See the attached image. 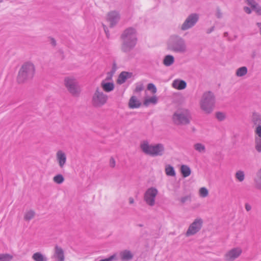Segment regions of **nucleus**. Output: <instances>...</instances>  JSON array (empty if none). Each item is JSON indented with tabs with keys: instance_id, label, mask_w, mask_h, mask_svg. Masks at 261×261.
<instances>
[{
	"instance_id": "nucleus-22",
	"label": "nucleus",
	"mask_w": 261,
	"mask_h": 261,
	"mask_svg": "<svg viewBox=\"0 0 261 261\" xmlns=\"http://www.w3.org/2000/svg\"><path fill=\"white\" fill-rule=\"evenodd\" d=\"M140 106L141 102L138 98L135 96H132L129 101V107L132 109H134L138 108Z\"/></svg>"
},
{
	"instance_id": "nucleus-29",
	"label": "nucleus",
	"mask_w": 261,
	"mask_h": 261,
	"mask_svg": "<svg viewBox=\"0 0 261 261\" xmlns=\"http://www.w3.org/2000/svg\"><path fill=\"white\" fill-rule=\"evenodd\" d=\"M193 147L196 151L200 153H204L206 151L205 145L201 143L194 144Z\"/></svg>"
},
{
	"instance_id": "nucleus-30",
	"label": "nucleus",
	"mask_w": 261,
	"mask_h": 261,
	"mask_svg": "<svg viewBox=\"0 0 261 261\" xmlns=\"http://www.w3.org/2000/svg\"><path fill=\"white\" fill-rule=\"evenodd\" d=\"M248 71L247 68L245 66H243L237 69L236 75L238 77H242L245 75Z\"/></svg>"
},
{
	"instance_id": "nucleus-12",
	"label": "nucleus",
	"mask_w": 261,
	"mask_h": 261,
	"mask_svg": "<svg viewBox=\"0 0 261 261\" xmlns=\"http://www.w3.org/2000/svg\"><path fill=\"white\" fill-rule=\"evenodd\" d=\"M243 252L240 247H233L228 250L224 256L225 261H234L238 258Z\"/></svg>"
},
{
	"instance_id": "nucleus-16",
	"label": "nucleus",
	"mask_w": 261,
	"mask_h": 261,
	"mask_svg": "<svg viewBox=\"0 0 261 261\" xmlns=\"http://www.w3.org/2000/svg\"><path fill=\"white\" fill-rule=\"evenodd\" d=\"M245 2L257 15H261V6L257 3L254 0H245Z\"/></svg>"
},
{
	"instance_id": "nucleus-8",
	"label": "nucleus",
	"mask_w": 261,
	"mask_h": 261,
	"mask_svg": "<svg viewBox=\"0 0 261 261\" xmlns=\"http://www.w3.org/2000/svg\"><path fill=\"white\" fill-rule=\"evenodd\" d=\"M64 85L68 92L74 96H78L81 91L76 79L72 76H68L64 79Z\"/></svg>"
},
{
	"instance_id": "nucleus-47",
	"label": "nucleus",
	"mask_w": 261,
	"mask_h": 261,
	"mask_svg": "<svg viewBox=\"0 0 261 261\" xmlns=\"http://www.w3.org/2000/svg\"><path fill=\"white\" fill-rule=\"evenodd\" d=\"M245 207L246 210L247 212L251 211V210L252 208L251 205L250 204L247 203L245 204Z\"/></svg>"
},
{
	"instance_id": "nucleus-21",
	"label": "nucleus",
	"mask_w": 261,
	"mask_h": 261,
	"mask_svg": "<svg viewBox=\"0 0 261 261\" xmlns=\"http://www.w3.org/2000/svg\"><path fill=\"white\" fill-rule=\"evenodd\" d=\"M165 172L168 176L175 177L176 176V172L174 167L170 164L165 165Z\"/></svg>"
},
{
	"instance_id": "nucleus-43",
	"label": "nucleus",
	"mask_w": 261,
	"mask_h": 261,
	"mask_svg": "<svg viewBox=\"0 0 261 261\" xmlns=\"http://www.w3.org/2000/svg\"><path fill=\"white\" fill-rule=\"evenodd\" d=\"M189 199L190 197L189 196H184L180 198V201L182 203H184L188 200H189Z\"/></svg>"
},
{
	"instance_id": "nucleus-42",
	"label": "nucleus",
	"mask_w": 261,
	"mask_h": 261,
	"mask_svg": "<svg viewBox=\"0 0 261 261\" xmlns=\"http://www.w3.org/2000/svg\"><path fill=\"white\" fill-rule=\"evenodd\" d=\"M215 15L218 18H222V13L219 8L217 9Z\"/></svg>"
},
{
	"instance_id": "nucleus-9",
	"label": "nucleus",
	"mask_w": 261,
	"mask_h": 261,
	"mask_svg": "<svg viewBox=\"0 0 261 261\" xmlns=\"http://www.w3.org/2000/svg\"><path fill=\"white\" fill-rule=\"evenodd\" d=\"M158 193V189L154 187L147 189L144 193L143 198L146 204L150 206H153L155 204V199Z\"/></svg>"
},
{
	"instance_id": "nucleus-33",
	"label": "nucleus",
	"mask_w": 261,
	"mask_h": 261,
	"mask_svg": "<svg viewBox=\"0 0 261 261\" xmlns=\"http://www.w3.org/2000/svg\"><path fill=\"white\" fill-rule=\"evenodd\" d=\"M235 177L239 181H243L245 179V174L244 172L241 170L238 171L235 174Z\"/></svg>"
},
{
	"instance_id": "nucleus-13",
	"label": "nucleus",
	"mask_w": 261,
	"mask_h": 261,
	"mask_svg": "<svg viewBox=\"0 0 261 261\" xmlns=\"http://www.w3.org/2000/svg\"><path fill=\"white\" fill-rule=\"evenodd\" d=\"M120 19V15L117 11H111L107 15V20L110 23L111 27L116 24Z\"/></svg>"
},
{
	"instance_id": "nucleus-1",
	"label": "nucleus",
	"mask_w": 261,
	"mask_h": 261,
	"mask_svg": "<svg viewBox=\"0 0 261 261\" xmlns=\"http://www.w3.org/2000/svg\"><path fill=\"white\" fill-rule=\"evenodd\" d=\"M121 39L122 51L124 53L129 52L137 44V38L136 30L133 28L126 29L121 34Z\"/></svg>"
},
{
	"instance_id": "nucleus-2",
	"label": "nucleus",
	"mask_w": 261,
	"mask_h": 261,
	"mask_svg": "<svg viewBox=\"0 0 261 261\" xmlns=\"http://www.w3.org/2000/svg\"><path fill=\"white\" fill-rule=\"evenodd\" d=\"M142 151L151 156H161L165 153V146L162 143L150 144L148 140L142 141L140 144Z\"/></svg>"
},
{
	"instance_id": "nucleus-20",
	"label": "nucleus",
	"mask_w": 261,
	"mask_h": 261,
	"mask_svg": "<svg viewBox=\"0 0 261 261\" xmlns=\"http://www.w3.org/2000/svg\"><path fill=\"white\" fill-rule=\"evenodd\" d=\"M158 97L156 96H153L150 97H145L144 100L143 104L145 106L148 107L150 105H155L158 102Z\"/></svg>"
},
{
	"instance_id": "nucleus-15",
	"label": "nucleus",
	"mask_w": 261,
	"mask_h": 261,
	"mask_svg": "<svg viewBox=\"0 0 261 261\" xmlns=\"http://www.w3.org/2000/svg\"><path fill=\"white\" fill-rule=\"evenodd\" d=\"M100 87L103 92L109 93L114 90L115 85L112 81H109V78H106L101 81Z\"/></svg>"
},
{
	"instance_id": "nucleus-51",
	"label": "nucleus",
	"mask_w": 261,
	"mask_h": 261,
	"mask_svg": "<svg viewBox=\"0 0 261 261\" xmlns=\"http://www.w3.org/2000/svg\"><path fill=\"white\" fill-rule=\"evenodd\" d=\"M51 43H52V44H53L54 45H55V44H56V41H55V40L54 39H52Z\"/></svg>"
},
{
	"instance_id": "nucleus-31",
	"label": "nucleus",
	"mask_w": 261,
	"mask_h": 261,
	"mask_svg": "<svg viewBox=\"0 0 261 261\" xmlns=\"http://www.w3.org/2000/svg\"><path fill=\"white\" fill-rule=\"evenodd\" d=\"M255 182L256 187L261 189V168L256 173V176L255 178Z\"/></svg>"
},
{
	"instance_id": "nucleus-7",
	"label": "nucleus",
	"mask_w": 261,
	"mask_h": 261,
	"mask_svg": "<svg viewBox=\"0 0 261 261\" xmlns=\"http://www.w3.org/2000/svg\"><path fill=\"white\" fill-rule=\"evenodd\" d=\"M108 100V96L104 93L99 87H97L92 96V106L95 108H99L105 105Z\"/></svg>"
},
{
	"instance_id": "nucleus-11",
	"label": "nucleus",
	"mask_w": 261,
	"mask_h": 261,
	"mask_svg": "<svg viewBox=\"0 0 261 261\" xmlns=\"http://www.w3.org/2000/svg\"><path fill=\"white\" fill-rule=\"evenodd\" d=\"M203 223V220L200 217L194 219L193 222L189 226L186 232V236L187 237H190L197 233L201 229Z\"/></svg>"
},
{
	"instance_id": "nucleus-28",
	"label": "nucleus",
	"mask_w": 261,
	"mask_h": 261,
	"mask_svg": "<svg viewBox=\"0 0 261 261\" xmlns=\"http://www.w3.org/2000/svg\"><path fill=\"white\" fill-rule=\"evenodd\" d=\"M180 172L184 177H187L190 175L191 170L188 166L182 165L180 167Z\"/></svg>"
},
{
	"instance_id": "nucleus-4",
	"label": "nucleus",
	"mask_w": 261,
	"mask_h": 261,
	"mask_svg": "<svg viewBox=\"0 0 261 261\" xmlns=\"http://www.w3.org/2000/svg\"><path fill=\"white\" fill-rule=\"evenodd\" d=\"M191 120L190 111L185 108L176 110L172 116L173 123L177 125H186L189 124Z\"/></svg>"
},
{
	"instance_id": "nucleus-35",
	"label": "nucleus",
	"mask_w": 261,
	"mask_h": 261,
	"mask_svg": "<svg viewBox=\"0 0 261 261\" xmlns=\"http://www.w3.org/2000/svg\"><path fill=\"white\" fill-rule=\"evenodd\" d=\"M64 180V178L62 174H58L53 178V181L58 184H62Z\"/></svg>"
},
{
	"instance_id": "nucleus-37",
	"label": "nucleus",
	"mask_w": 261,
	"mask_h": 261,
	"mask_svg": "<svg viewBox=\"0 0 261 261\" xmlns=\"http://www.w3.org/2000/svg\"><path fill=\"white\" fill-rule=\"evenodd\" d=\"M147 89L148 90L151 91L153 94L155 93L157 91L156 87L155 86V85L153 84H152V83H150V84H148Z\"/></svg>"
},
{
	"instance_id": "nucleus-41",
	"label": "nucleus",
	"mask_w": 261,
	"mask_h": 261,
	"mask_svg": "<svg viewBox=\"0 0 261 261\" xmlns=\"http://www.w3.org/2000/svg\"><path fill=\"white\" fill-rule=\"evenodd\" d=\"M109 164H110V166L111 167H112V168L115 167V166L116 165V162H115V159L113 157H111L110 158Z\"/></svg>"
},
{
	"instance_id": "nucleus-25",
	"label": "nucleus",
	"mask_w": 261,
	"mask_h": 261,
	"mask_svg": "<svg viewBox=\"0 0 261 261\" xmlns=\"http://www.w3.org/2000/svg\"><path fill=\"white\" fill-rule=\"evenodd\" d=\"M175 59L174 57L172 55H168L165 56L163 63L165 66L169 67L172 65Z\"/></svg>"
},
{
	"instance_id": "nucleus-17",
	"label": "nucleus",
	"mask_w": 261,
	"mask_h": 261,
	"mask_svg": "<svg viewBox=\"0 0 261 261\" xmlns=\"http://www.w3.org/2000/svg\"><path fill=\"white\" fill-rule=\"evenodd\" d=\"M172 86L175 89L182 90L186 88L187 83L183 80L176 79L173 81Z\"/></svg>"
},
{
	"instance_id": "nucleus-18",
	"label": "nucleus",
	"mask_w": 261,
	"mask_h": 261,
	"mask_svg": "<svg viewBox=\"0 0 261 261\" xmlns=\"http://www.w3.org/2000/svg\"><path fill=\"white\" fill-rule=\"evenodd\" d=\"M54 257L57 261L64 260V251L61 247L56 246Z\"/></svg>"
},
{
	"instance_id": "nucleus-24",
	"label": "nucleus",
	"mask_w": 261,
	"mask_h": 261,
	"mask_svg": "<svg viewBox=\"0 0 261 261\" xmlns=\"http://www.w3.org/2000/svg\"><path fill=\"white\" fill-rule=\"evenodd\" d=\"M35 215L36 213L34 210H27L24 213L23 219L24 221L29 222L35 217Z\"/></svg>"
},
{
	"instance_id": "nucleus-52",
	"label": "nucleus",
	"mask_w": 261,
	"mask_h": 261,
	"mask_svg": "<svg viewBox=\"0 0 261 261\" xmlns=\"http://www.w3.org/2000/svg\"><path fill=\"white\" fill-rule=\"evenodd\" d=\"M227 35H228V33H227V32H225V33H224V36H225V37H226Z\"/></svg>"
},
{
	"instance_id": "nucleus-10",
	"label": "nucleus",
	"mask_w": 261,
	"mask_h": 261,
	"mask_svg": "<svg viewBox=\"0 0 261 261\" xmlns=\"http://www.w3.org/2000/svg\"><path fill=\"white\" fill-rule=\"evenodd\" d=\"M199 15L197 13H192L185 20L180 26V30L185 31L193 28L199 20Z\"/></svg>"
},
{
	"instance_id": "nucleus-38",
	"label": "nucleus",
	"mask_w": 261,
	"mask_h": 261,
	"mask_svg": "<svg viewBox=\"0 0 261 261\" xmlns=\"http://www.w3.org/2000/svg\"><path fill=\"white\" fill-rule=\"evenodd\" d=\"M216 118L219 121H223L225 118V115L224 113L222 112H217L216 114Z\"/></svg>"
},
{
	"instance_id": "nucleus-53",
	"label": "nucleus",
	"mask_w": 261,
	"mask_h": 261,
	"mask_svg": "<svg viewBox=\"0 0 261 261\" xmlns=\"http://www.w3.org/2000/svg\"><path fill=\"white\" fill-rule=\"evenodd\" d=\"M3 2V0H0V3H2Z\"/></svg>"
},
{
	"instance_id": "nucleus-49",
	"label": "nucleus",
	"mask_w": 261,
	"mask_h": 261,
	"mask_svg": "<svg viewBox=\"0 0 261 261\" xmlns=\"http://www.w3.org/2000/svg\"><path fill=\"white\" fill-rule=\"evenodd\" d=\"M129 203L132 204L134 203V199L133 197H130L128 198Z\"/></svg>"
},
{
	"instance_id": "nucleus-3",
	"label": "nucleus",
	"mask_w": 261,
	"mask_h": 261,
	"mask_svg": "<svg viewBox=\"0 0 261 261\" xmlns=\"http://www.w3.org/2000/svg\"><path fill=\"white\" fill-rule=\"evenodd\" d=\"M167 48L172 52L178 54H185L188 51L186 41L177 35L170 37L167 42Z\"/></svg>"
},
{
	"instance_id": "nucleus-46",
	"label": "nucleus",
	"mask_w": 261,
	"mask_h": 261,
	"mask_svg": "<svg viewBox=\"0 0 261 261\" xmlns=\"http://www.w3.org/2000/svg\"><path fill=\"white\" fill-rule=\"evenodd\" d=\"M244 10L246 13L249 14L251 13L252 10L248 7H245L244 8Z\"/></svg>"
},
{
	"instance_id": "nucleus-23",
	"label": "nucleus",
	"mask_w": 261,
	"mask_h": 261,
	"mask_svg": "<svg viewBox=\"0 0 261 261\" xmlns=\"http://www.w3.org/2000/svg\"><path fill=\"white\" fill-rule=\"evenodd\" d=\"M251 122L256 126V127L259 125L260 126L261 115L256 112L253 113L251 117Z\"/></svg>"
},
{
	"instance_id": "nucleus-6",
	"label": "nucleus",
	"mask_w": 261,
	"mask_h": 261,
	"mask_svg": "<svg viewBox=\"0 0 261 261\" xmlns=\"http://www.w3.org/2000/svg\"><path fill=\"white\" fill-rule=\"evenodd\" d=\"M215 103V96L212 92L207 91L203 94L200 101V106L205 113H211L214 109Z\"/></svg>"
},
{
	"instance_id": "nucleus-36",
	"label": "nucleus",
	"mask_w": 261,
	"mask_h": 261,
	"mask_svg": "<svg viewBox=\"0 0 261 261\" xmlns=\"http://www.w3.org/2000/svg\"><path fill=\"white\" fill-rule=\"evenodd\" d=\"M13 256L9 254H1L0 261H11Z\"/></svg>"
},
{
	"instance_id": "nucleus-32",
	"label": "nucleus",
	"mask_w": 261,
	"mask_h": 261,
	"mask_svg": "<svg viewBox=\"0 0 261 261\" xmlns=\"http://www.w3.org/2000/svg\"><path fill=\"white\" fill-rule=\"evenodd\" d=\"M255 148L258 152H261V138L255 137Z\"/></svg>"
},
{
	"instance_id": "nucleus-27",
	"label": "nucleus",
	"mask_w": 261,
	"mask_h": 261,
	"mask_svg": "<svg viewBox=\"0 0 261 261\" xmlns=\"http://www.w3.org/2000/svg\"><path fill=\"white\" fill-rule=\"evenodd\" d=\"M130 76V73L127 72H122L119 75L117 83L119 84L124 83L126 80Z\"/></svg>"
},
{
	"instance_id": "nucleus-26",
	"label": "nucleus",
	"mask_w": 261,
	"mask_h": 261,
	"mask_svg": "<svg viewBox=\"0 0 261 261\" xmlns=\"http://www.w3.org/2000/svg\"><path fill=\"white\" fill-rule=\"evenodd\" d=\"M121 258L122 260L127 261L133 258V254L129 250H125L120 253Z\"/></svg>"
},
{
	"instance_id": "nucleus-44",
	"label": "nucleus",
	"mask_w": 261,
	"mask_h": 261,
	"mask_svg": "<svg viewBox=\"0 0 261 261\" xmlns=\"http://www.w3.org/2000/svg\"><path fill=\"white\" fill-rule=\"evenodd\" d=\"M115 257H116L115 255H113L108 258L101 259L100 261H112L113 259H114L115 258Z\"/></svg>"
},
{
	"instance_id": "nucleus-48",
	"label": "nucleus",
	"mask_w": 261,
	"mask_h": 261,
	"mask_svg": "<svg viewBox=\"0 0 261 261\" xmlns=\"http://www.w3.org/2000/svg\"><path fill=\"white\" fill-rule=\"evenodd\" d=\"M214 29H215V27H211V28L208 29L206 31V33L207 34H210L211 33V32H212L214 30Z\"/></svg>"
},
{
	"instance_id": "nucleus-14",
	"label": "nucleus",
	"mask_w": 261,
	"mask_h": 261,
	"mask_svg": "<svg viewBox=\"0 0 261 261\" xmlns=\"http://www.w3.org/2000/svg\"><path fill=\"white\" fill-rule=\"evenodd\" d=\"M56 158L59 166L60 168H63L67 162L66 153L63 150H59L56 153Z\"/></svg>"
},
{
	"instance_id": "nucleus-50",
	"label": "nucleus",
	"mask_w": 261,
	"mask_h": 261,
	"mask_svg": "<svg viewBox=\"0 0 261 261\" xmlns=\"http://www.w3.org/2000/svg\"><path fill=\"white\" fill-rule=\"evenodd\" d=\"M256 25L258 27V28H259V32H260V35H261V22H257L256 23Z\"/></svg>"
},
{
	"instance_id": "nucleus-19",
	"label": "nucleus",
	"mask_w": 261,
	"mask_h": 261,
	"mask_svg": "<svg viewBox=\"0 0 261 261\" xmlns=\"http://www.w3.org/2000/svg\"><path fill=\"white\" fill-rule=\"evenodd\" d=\"M32 258L34 261H47V257L45 254H43L41 252H36L34 253L32 256Z\"/></svg>"
},
{
	"instance_id": "nucleus-45",
	"label": "nucleus",
	"mask_w": 261,
	"mask_h": 261,
	"mask_svg": "<svg viewBox=\"0 0 261 261\" xmlns=\"http://www.w3.org/2000/svg\"><path fill=\"white\" fill-rule=\"evenodd\" d=\"M102 25H103L104 31H105V33H106V36H107V37L108 38H109V36H110V34L109 33L108 29V28H107V27H106V25L102 24Z\"/></svg>"
},
{
	"instance_id": "nucleus-34",
	"label": "nucleus",
	"mask_w": 261,
	"mask_h": 261,
	"mask_svg": "<svg viewBox=\"0 0 261 261\" xmlns=\"http://www.w3.org/2000/svg\"><path fill=\"white\" fill-rule=\"evenodd\" d=\"M199 195L202 198L206 197L208 195V191L206 188L202 187L199 190Z\"/></svg>"
},
{
	"instance_id": "nucleus-5",
	"label": "nucleus",
	"mask_w": 261,
	"mask_h": 261,
	"mask_svg": "<svg viewBox=\"0 0 261 261\" xmlns=\"http://www.w3.org/2000/svg\"><path fill=\"white\" fill-rule=\"evenodd\" d=\"M35 73V67L30 62L25 63L19 71L17 81L19 83H24L32 79Z\"/></svg>"
},
{
	"instance_id": "nucleus-40",
	"label": "nucleus",
	"mask_w": 261,
	"mask_h": 261,
	"mask_svg": "<svg viewBox=\"0 0 261 261\" xmlns=\"http://www.w3.org/2000/svg\"><path fill=\"white\" fill-rule=\"evenodd\" d=\"M255 133L257 135L256 137L261 138V125L256 127L255 129Z\"/></svg>"
},
{
	"instance_id": "nucleus-39",
	"label": "nucleus",
	"mask_w": 261,
	"mask_h": 261,
	"mask_svg": "<svg viewBox=\"0 0 261 261\" xmlns=\"http://www.w3.org/2000/svg\"><path fill=\"white\" fill-rule=\"evenodd\" d=\"M144 89V86L142 83H138L136 84L135 91L139 92L142 91Z\"/></svg>"
}]
</instances>
